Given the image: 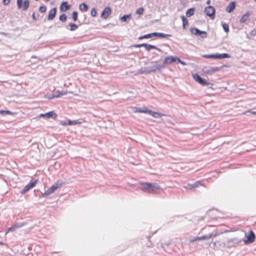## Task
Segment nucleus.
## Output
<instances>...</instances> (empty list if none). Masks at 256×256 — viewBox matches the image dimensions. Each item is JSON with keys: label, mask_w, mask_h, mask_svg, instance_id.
Here are the masks:
<instances>
[{"label": "nucleus", "mask_w": 256, "mask_h": 256, "mask_svg": "<svg viewBox=\"0 0 256 256\" xmlns=\"http://www.w3.org/2000/svg\"><path fill=\"white\" fill-rule=\"evenodd\" d=\"M56 114L54 112H49L46 114H41L39 115L40 118L46 117L48 118H52L55 119L56 118Z\"/></svg>", "instance_id": "obj_12"}, {"label": "nucleus", "mask_w": 256, "mask_h": 256, "mask_svg": "<svg viewBox=\"0 0 256 256\" xmlns=\"http://www.w3.org/2000/svg\"><path fill=\"white\" fill-rule=\"evenodd\" d=\"M0 34H3V35H5V36L6 35V33L4 32H0Z\"/></svg>", "instance_id": "obj_53"}, {"label": "nucleus", "mask_w": 256, "mask_h": 256, "mask_svg": "<svg viewBox=\"0 0 256 256\" xmlns=\"http://www.w3.org/2000/svg\"><path fill=\"white\" fill-rule=\"evenodd\" d=\"M176 61L178 63L181 62L182 60L179 58H177L176 56Z\"/></svg>", "instance_id": "obj_49"}, {"label": "nucleus", "mask_w": 256, "mask_h": 256, "mask_svg": "<svg viewBox=\"0 0 256 256\" xmlns=\"http://www.w3.org/2000/svg\"><path fill=\"white\" fill-rule=\"evenodd\" d=\"M80 122H79L78 120H69L68 121V125H76V124H80Z\"/></svg>", "instance_id": "obj_34"}, {"label": "nucleus", "mask_w": 256, "mask_h": 256, "mask_svg": "<svg viewBox=\"0 0 256 256\" xmlns=\"http://www.w3.org/2000/svg\"><path fill=\"white\" fill-rule=\"evenodd\" d=\"M60 123L63 126L68 125V122H66L62 121V122H60Z\"/></svg>", "instance_id": "obj_47"}, {"label": "nucleus", "mask_w": 256, "mask_h": 256, "mask_svg": "<svg viewBox=\"0 0 256 256\" xmlns=\"http://www.w3.org/2000/svg\"><path fill=\"white\" fill-rule=\"evenodd\" d=\"M204 58H218V59H222L226 58H230V56L226 53L222 54H205L203 56Z\"/></svg>", "instance_id": "obj_3"}, {"label": "nucleus", "mask_w": 256, "mask_h": 256, "mask_svg": "<svg viewBox=\"0 0 256 256\" xmlns=\"http://www.w3.org/2000/svg\"><path fill=\"white\" fill-rule=\"evenodd\" d=\"M150 72H154L156 71H160L162 68H165V66L161 64H156L152 66H148Z\"/></svg>", "instance_id": "obj_8"}, {"label": "nucleus", "mask_w": 256, "mask_h": 256, "mask_svg": "<svg viewBox=\"0 0 256 256\" xmlns=\"http://www.w3.org/2000/svg\"><path fill=\"white\" fill-rule=\"evenodd\" d=\"M38 181V180H32L26 186L23 190L20 192V193L24 194L28 192L30 190L33 188L36 185Z\"/></svg>", "instance_id": "obj_4"}, {"label": "nucleus", "mask_w": 256, "mask_h": 256, "mask_svg": "<svg viewBox=\"0 0 256 256\" xmlns=\"http://www.w3.org/2000/svg\"><path fill=\"white\" fill-rule=\"evenodd\" d=\"M64 182L62 181H57L54 182L49 188L48 189L44 194H42L43 196H48L54 192L57 189L62 188L64 184Z\"/></svg>", "instance_id": "obj_2"}, {"label": "nucleus", "mask_w": 256, "mask_h": 256, "mask_svg": "<svg viewBox=\"0 0 256 256\" xmlns=\"http://www.w3.org/2000/svg\"><path fill=\"white\" fill-rule=\"evenodd\" d=\"M112 10L111 8L110 7H106L104 8V10H102V14H101V17L104 19H107L108 17L110 16V15L111 14Z\"/></svg>", "instance_id": "obj_11"}, {"label": "nucleus", "mask_w": 256, "mask_h": 256, "mask_svg": "<svg viewBox=\"0 0 256 256\" xmlns=\"http://www.w3.org/2000/svg\"><path fill=\"white\" fill-rule=\"evenodd\" d=\"M68 92L67 91L62 90L61 92L57 91L55 92L56 95H58L57 98L60 97L62 96L67 94Z\"/></svg>", "instance_id": "obj_31"}, {"label": "nucleus", "mask_w": 256, "mask_h": 256, "mask_svg": "<svg viewBox=\"0 0 256 256\" xmlns=\"http://www.w3.org/2000/svg\"><path fill=\"white\" fill-rule=\"evenodd\" d=\"M144 12V9L142 8H140L138 9H137L136 11V14H142Z\"/></svg>", "instance_id": "obj_37"}, {"label": "nucleus", "mask_w": 256, "mask_h": 256, "mask_svg": "<svg viewBox=\"0 0 256 256\" xmlns=\"http://www.w3.org/2000/svg\"><path fill=\"white\" fill-rule=\"evenodd\" d=\"M202 38H206L207 36V33L206 32V35H204L203 34H199Z\"/></svg>", "instance_id": "obj_45"}, {"label": "nucleus", "mask_w": 256, "mask_h": 256, "mask_svg": "<svg viewBox=\"0 0 256 256\" xmlns=\"http://www.w3.org/2000/svg\"><path fill=\"white\" fill-rule=\"evenodd\" d=\"M220 68L218 67L209 66L204 68L203 69V71L205 74L211 75L216 72L219 70Z\"/></svg>", "instance_id": "obj_10"}, {"label": "nucleus", "mask_w": 256, "mask_h": 256, "mask_svg": "<svg viewBox=\"0 0 256 256\" xmlns=\"http://www.w3.org/2000/svg\"><path fill=\"white\" fill-rule=\"evenodd\" d=\"M246 112H250L251 114H253L256 115V112H255V111H252V110H250L247 111Z\"/></svg>", "instance_id": "obj_46"}, {"label": "nucleus", "mask_w": 256, "mask_h": 256, "mask_svg": "<svg viewBox=\"0 0 256 256\" xmlns=\"http://www.w3.org/2000/svg\"><path fill=\"white\" fill-rule=\"evenodd\" d=\"M4 243L2 242H0V245H4Z\"/></svg>", "instance_id": "obj_54"}, {"label": "nucleus", "mask_w": 256, "mask_h": 256, "mask_svg": "<svg viewBox=\"0 0 256 256\" xmlns=\"http://www.w3.org/2000/svg\"><path fill=\"white\" fill-rule=\"evenodd\" d=\"M150 68L148 66L141 68L138 72V74H150Z\"/></svg>", "instance_id": "obj_16"}, {"label": "nucleus", "mask_w": 256, "mask_h": 256, "mask_svg": "<svg viewBox=\"0 0 256 256\" xmlns=\"http://www.w3.org/2000/svg\"><path fill=\"white\" fill-rule=\"evenodd\" d=\"M63 6H64V7L65 8V10H64V12L68 10L70 7V6L68 4V2H64L61 4L60 6V10H63Z\"/></svg>", "instance_id": "obj_27"}, {"label": "nucleus", "mask_w": 256, "mask_h": 256, "mask_svg": "<svg viewBox=\"0 0 256 256\" xmlns=\"http://www.w3.org/2000/svg\"><path fill=\"white\" fill-rule=\"evenodd\" d=\"M32 17L33 19L34 20H37L38 18V16H36L34 13L32 14Z\"/></svg>", "instance_id": "obj_44"}, {"label": "nucleus", "mask_w": 256, "mask_h": 256, "mask_svg": "<svg viewBox=\"0 0 256 256\" xmlns=\"http://www.w3.org/2000/svg\"><path fill=\"white\" fill-rule=\"evenodd\" d=\"M144 47L146 50L148 51H150V49H156L158 51H161V50L160 48H158L155 46L148 44H144Z\"/></svg>", "instance_id": "obj_22"}, {"label": "nucleus", "mask_w": 256, "mask_h": 256, "mask_svg": "<svg viewBox=\"0 0 256 256\" xmlns=\"http://www.w3.org/2000/svg\"><path fill=\"white\" fill-rule=\"evenodd\" d=\"M180 64H182L184 66L186 65V64L184 62H182V61H181V62H180Z\"/></svg>", "instance_id": "obj_51"}, {"label": "nucleus", "mask_w": 256, "mask_h": 256, "mask_svg": "<svg viewBox=\"0 0 256 256\" xmlns=\"http://www.w3.org/2000/svg\"><path fill=\"white\" fill-rule=\"evenodd\" d=\"M67 16L66 14H62L60 16L59 19L62 22H65L66 20Z\"/></svg>", "instance_id": "obj_36"}, {"label": "nucleus", "mask_w": 256, "mask_h": 256, "mask_svg": "<svg viewBox=\"0 0 256 256\" xmlns=\"http://www.w3.org/2000/svg\"><path fill=\"white\" fill-rule=\"evenodd\" d=\"M70 31H74L78 28V26L74 24L70 23Z\"/></svg>", "instance_id": "obj_35"}, {"label": "nucleus", "mask_w": 256, "mask_h": 256, "mask_svg": "<svg viewBox=\"0 0 256 256\" xmlns=\"http://www.w3.org/2000/svg\"><path fill=\"white\" fill-rule=\"evenodd\" d=\"M256 1V0H255Z\"/></svg>", "instance_id": "obj_56"}, {"label": "nucleus", "mask_w": 256, "mask_h": 256, "mask_svg": "<svg viewBox=\"0 0 256 256\" xmlns=\"http://www.w3.org/2000/svg\"><path fill=\"white\" fill-rule=\"evenodd\" d=\"M181 18L182 21V26L184 28H185L186 25L188 24V21L186 17L184 16H181Z\"/></svg>", "instance_id": "obj_29"}, {"label": "nucleus", "mask_w": 256, "mask_h": 256, "mask_svg": "<svg viewBox=\"0 0 256 256\" xmlns=\"http://www.w3.org/2000/svg\"><path fill=\"white\" fill-rule=\"evenodd\" d=\"M152 34L154 36H158L160 38H167V37H170L171 36V35L170 34H163V33H160V32H152Z\"/></svg>", "instance_id": "obj_23"}, {"label": "nucleus", "mask_w": 256, "mask_h": 256, "mask_svg": "<svg viewBox=\"0 0 256 256\" xmlns=\"http://www.w3.org/2000/svg\"><path fill=\"white\" fill-rule=\"evenodd\" d=\"M18 8V9H22L23 10H26L28 9L30 6L29 0H25L23 4V0H17Z\"/></svg>", "instance_id": "obj_5"}, {"label": "nucleus", "mask_w": 256, "mask_h": 256, "mask_svg": "<svg viewBox=\"0 0 256 256\" xmlns=\"http://www.w3.org/2000/svg\"><path fill=\"white\" fill-rule=\"evenodd\" d=\"M0 114H4V110H0Z\"/></svg>", "instance_id": "obj_50"}, {"label": "nucleus", "mask_w": 256, "mask_h": 256, "mask_svg": "<svg viewBox=\"0 0 256 256\" xmlns=\"http://www.w3.org/2000/svg\"><path fill=\"white\" fill-rule=\"evenodd\" d=\"M132 46L135 47V48L143 47L144 46V44H134V45Z\"/></svg>", "instance_id": "obj_41"}, {"label": "nucleus", "mask_w": 256, "mask_h": 256, "mask_svg": "<svg viewBox=\"0 0 256 256\" xmlns=\"http://www.w3.org/2000/svg\"><path fill=\"white\" fill-rule=\"evenodd\" d=\"M10 0H3V3L4 5H8L10 3Z\"/></svg>", "instance_id": "obj_42"}, {"label": "nucleus", "mask_w": 256, "mask_h": 256, "mask_svg": "<svg viewBox=\"0 0 256 256\" xmlns=\"http://www.w3.org/2000/svg\"><path fill=\"white\" fill-rule=\"evenodd\" d=\"M36 58V56H32V58Z\"/></svg>", "instance_id": "obj_55"}, {"label": "nucleus", "mask_w": 256, "mask_h": 256, "mask_svg": "<svg viewBox=\"0 0 256 256\" xmlns=\"http://www.w3.org/2000/svg\"><path fill=\"white\" fill-rule=\"evenodd\" d=\"M222 26L225 32H229L228 24L226 23H222Z\"/></svg>", "instance_id": "obj_32"}, {"label": "nucleus", "mask_w": 256, "mask_h": 256, "mask_svg": "<svg viewBox=\"0 0 256 256\" xmlns=\"http://www.w3.org/2000/svg\"><path fill=\"white\" fill-rule=\"evenodd\" d=\"M97 12L95 8H92L90 12V14L92 16L95 17L96 16Z\"/></svg>", "instance_id": "obj_39"}, {"label": "nucleus", "mask_w": 256, "mask_h": 256, "mask_svg": "<svg viewBox=\"0 0 256 256\" xmlns=\"http://www.w3.org/2000/svg\"><path fill=\"white\" fill-rule=\"evenodd\" d=\"M39 10L42 12H45L46 10V6H40L39 8Z\"/></svg>", "instance_id": "obj_40"}, {"label": "nucleus", "mask_w": 256, "mask_h": 256, "mask_svg": "<svg viewBox=\"0 0 256 256\" xmlns=\"http://www.w3.org/2000/svg\"><path fill=\"white\" fill-rule=\"evenodd\" d=\"M149 111H150V110H148L147 108L144 107V108H136V110L135 112L148 114Z\"/></svg>", "instance_id": "obj_25"}, {"label": "nucleus", "mask_w": 256, "mask_h": 256, "mask_svg": "<svg viewBox=\"0 0 256 256\" xmlns=\"http://www.w3.org/2000/svg\"><path fill=\"white\" fill-rule=\"evenodd\" d=\"M25 224L24 223H16L14 224L12 226L8 228L7 231L6 232V234L8 232H12L16 230V229L22 228Z\"/></svg>", "instance_id": "obj_13"}, {"label": "nucleus", "mask_w": 256, "mask_h": 256, "mask_svg": "<svg viewBox=\"0 0 256 256\" xmlns=\"http://www.w3.org/2000/svg\"><path fill=\"white\" fill-rule=\"evenodd\" d=\"M210 2V0H208L206 2V4H209Z\"/></svg>", "instance_id": "obj_52"}, {"label": "nucleus", "mask_w": 256, "mask_h": 256, "mask_svg": "<svg viewBox=\"0 0 256 256\" xmlns=\"http://www.w3.org/2000/svg\"><path fill=\"white\" fill-rule=\"evenodd\" d=\"M250 12H247L245 14H244L242 16V17L241 18L240 20V22L241 24L244 23L248 19V18L250 16Z\"/></svg>", "instance_id": "obj_20"}, {"label": "nucleus", "mask_w": 256, "mask_h": 256, "mask_svg": "<svg viewBox=\"0 0 256 256\" xmlns=\"http://www.w3.org/2000/svg\"><path fill=\"white\" fill-rule=\"evenodd\" d=\"M131 16L130 14H126L122 16L120 19L122 22H126L128 18H130Z\"/></svg>", "instance_id": "obj_33"}, {"label": "nucleus", "mask_w": 256, "mask_h": 256, "mask_svg": "<svg viewBox=\"0 0 256 256\" xmlns=\"http://www.w3.org/2000/svg\"><path fill=\"white\" fill-rule=\"evenodd\" d=\"M140 189L142 190L149 193H156L160 190V186L155 183H140Z\"/></svg>", "instance_id": "obj_1"}, {"label": "nucleus", "mask_w": 256, "mask_h": 256, "mask_svg": "<svg viewBox=\"0 0 256 256\" xmlns=\"http://www.w3.org/2000/svg\"><path fill=\"white\" fill-rule=\"evenodd\" d=\"M215 235L210 234L209 235H206V236H202L200 237H196L194 238L190 239V242H194L198 241V240H208L210 239L214 236Z\"/></svg>", "instance_id": "obj_9"}, {"label": "nucleus", "mask_w": 256, "mask_h": 256, "mask_svg": "<svg viewBox=\"0 0 256 256\" xmlns=\"http://www.w3.org/2000/svg\"><path fill=\"white\" fill-rule=\"evenodd\" d=\"M204 13L207 16L213 20L214 18L215 9L212 6H206L204 8Z\"/></svg>", "instance_id": "obj_6"}, {"label": "nucleus", "mask_w": 256, "mask_h": 256, "mask_svg": "<svg viewBox=\"0 0 256 256\" xmlns=\"http://www.w3.org/2000/svg\"><path fill=\"white\" fill-rule=\"evenodd\" d=\"M193 78L196 81L202 86H208L210 84L206 80L202 78L198 74H193Z\"/></svg>", "instance_id": "obj_7"}, {"label": "nucleus", "mask_w": 256, "mask_h": 256, "mask_svg": "<svg viewBox=\"0 0 256 256\" xmlns=\"http://www.w3.org/2000/svg\"><path fill=\"white\" fill-rule=\"evenodd\" d=\"M190 32L198 36L200 34H203L204 35H206V32L205 31H201L199 30L198 28H193L190 29Z\"/></svg>", "instance_id": "obj_18"}, {"label": "nucleus", "mask_w": 256, "mask_h": 256, "mask_svg": "<svg viewBox=\"0 0 256 256\" xmlns=\"http://www.w3.org/2000/svg\"><path fill=\"white\" fill-rule=\"evenodd\" d=\"M58 95H56V94H54L52 96L48 97L49 99H52L55 98H57Z\"/></svg>", "instance_id": "obj_43"}, {"label": "nucleus", "mask_w": 256, "mask_h": 256, "mask_svg": "<svg viewBox=\"0 0 256 256\" xmlns=\"http://www.w3.org/2000/svg\"><path fill=\"white\" fill-rule=\"evenodd\" d=\"M176 62V56H168L165 58L163 62V65L170 64L173 62Z\"/></svg>", "instance_id": "obj_14"}, {"label": "nucleus", "mask_w": 256, "mask_h": 256, "mask_svg": "<svg viewBox=\"0 0 256 256\" xmlns=\"http://www.w3.org/2000/svg\"><path fill=\"white\" fill-rule=\"evenodd\" d=\"M246 242H247L251 243L254 242L255 240V234L252 230L250 231L249 234L246 236Z\"/></svg>", "instance_id": "obj_15"}, {"label": "nucleus", "mask_w": 256, "mask_h": 256, "mask_svg": "<svg viewBox=\"0 0 256 256\" xmlns=\"http://www.w3.org/2000/svg\"><path fill=\"white\" fill-rule=\"evenodd\" d=\"M154 36L152 33L148 34H145L142 36H140L138 38V40H142L143 38H148Z\"/></svg>", "instance_id": "obj_30"}, {"label": "nucleus", "mask_w": 256, "mask_h": 256, "mask_svg": "<svg viewBox=\"0 0 256 256\" xmlns=\"http://www.w3.org/2000/svg\"><path fill=\"white\" fill-rule=\"evenodd\" d=\"M88 5L85 3H82L79 6V9L82 12H86L88 10Z\"/></svg>", "instance_id": "obj_26"}, {"label": "nucleus", "mask_w": 256, "mask_h": 256, "mask_svg": "<svg viewBox=\"0 0 256 256\" xmlns=\"http://www.w3.org/2000/svg\"><path fill=\"white\" fill-rule=\"evenodd\" d=\"M148 114L152 116L154 118H158L164 116V114H162L153 112L151 110H150V111L148 112Z\"/></svg>", "instance_id": "obj_24"}, {"label": "nucleus", "mask_w": 256, "mask_h": 256, "mask_svg": "<svg viewBox=\"0 0 256 256\" xmlns=\"http://www.w3.org/2000/svg\"><path fill=\"white\" fill-rule=\"evenodd\" d=\"M56 8L52 9L49 12L48 20H52L56 16Z\"/></svg>", "instance_id": "obj_17"}, {"label": "nucleus", "mask_w": 256, "mask_h": 256, "mask_svg": "<svg viewBox=\"0 0 256 256\" xmlns=\"http://www.w3.org/2000/svg\"><path fill=\"white\" fill-rule=\"evenodd\" d=\"M236 3L234 2H230L228 6L226 8V12L230 13L235 8Z\"/></svg>", "instance_id": "obj_19"}, {"label": "nucleus", "mask_w": 256, "mask_h": 256, "mask_svg": "<svg viewBox=\"0 0 256 256\" xmlns=\"http://www.w3.org/2000/svg\"><path fill=\"white\" fill-rule=\"evenodd\" d=\"M78 14L77 12H72V19L74 21H76L78 20Z\"/></svg>", "instance_id": "obj_38"}, {"label": "nucleus", "mask_w": 256, "mask_h": 256, "mask_svg": "<svg viewBox=\"0 0 256 256\" xmlns=\"http://www.w3.org/2000/svg\"><path fill=\"white\" fill-rule=\"evenodd\" d=\"M12 114V112L9 110H4V114Z\"/></svg>", "instance_id": "obj_48"}, {"label": "nucleus", "mask_w": 256, "mask_h": 256, "mask_svg": "<svg viewBox=\"0 0 256 256\" xmlns=\"http://www.w3.org/2000/svg\"><path fill=\"white\" fill-rule=\"evenodd\" d=\"M194 8H190L187 10L186 15L188 17H190L194 14Z\"/></svg>", "instance_id": "obj_28"}, {"label": "nucleus", "mask_w": 256, "mask_h": 256, "mask_svg": "<svg viewBox=\"0 0 256 256\" xmlns=\"http://www.w3.org/2000/svg\"><path fill=\"white\" fill-rule=\"evenodd\" d=\"M200 185V182L199 181L196 182L194 184H188L187 186H184V187L186 189L194 188L198 187Z\"/></svg>", "instance_id": "obj_21"}]
</instances>
